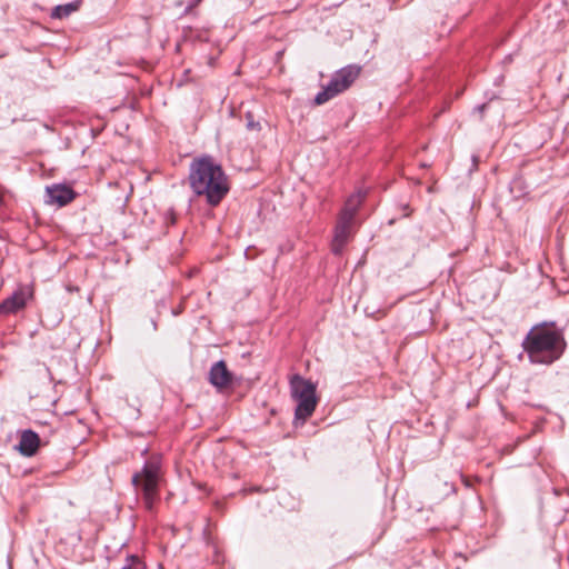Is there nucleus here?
<instances>
[{
    "instance_id": "15",
    "label": "nucleus",
    "mask_w": 569,
    "mask_h": 569,
    "mask_svg": "<svg viewBox=\"0 0 569 569\" xmlns=\"http://www.w3.org/2000/svg\"><path fill=\"white\" fill-rule=\"evenodd\" d=\"M202 0H172L176 8L181 9V16L190 13Z\"/></svg>"
},
{
    "instance_id": "1",
    "label": "nucleus",
    "mask_w": 569,
    "mask_h": 569,
    "mask_svg": "<svg viewBox=\"0 0 569 569\" xmlns=\"http://www.w3.org/2000/svg\"><path fill=\"white\" fill-rule=\"evenodd\" d=\"M189 183L197 196H203L208 204L216 207L229 191L228 178L221 166L210 156L190 163Z\"/></svg>"
},
{
    "instance_id": "20",
    "label": "nucleus",
    "mask_w": 569,
    "mask_h": 569,
    "mask_svg": "<svg viewBox=\"0 0 569 569\" xmlns=\"http://www.w3.org/2000/svg\"><path fill=\"white\" fill-rule=\"evenodd\" d=\"M3 203V199L2 197L0 196V206Z\"/></svg>"
},
{
    "instance_id": "14",
    "label": "nucleus",
    "mask_w": 569,
    "mask_h": 569,
    "mask_svg": "<svg viewBox=\"0 0 569 569\" xmlns=\"http://www.w3.org/2000/svg\"><path fill=\"white\" fill-rule=\"evenodd\" d=\"M79 9V2H69L66 4H59L53 8L51 12V18L53 19H63L69 17L72 12Z\"/></svg>"
},
{
    "instance_id": "8",
    "label": "nucleus",
    "mask_w": 569,
    "mask_h": 569,
    "mask_svg": "<svg viewBox=\"0 0 569 569\" xmlns=\"http://www.w3.org/2000/svg\"><path fill=\"white\" fill-rule=\"evenodd\" d=\"M209 382L218 389L226 388L232 382V373L223 360L216 362L210 368Z\"/></svg>"
},
{
    "instance_id": "5",
    "label": "nucleus",
    "mask_w": 569,
    "mask_h": 569,
    "mask_svg": "<svg viewBox=\"0 0 569 569\" xmlns=\"http://www.w3.org/2000/svg\"><path fill=\"white\" fill-rule=\"evenodd\" d=\"M32 297V292L28 288H19L16 290L10 297L4 299L0 303V313L1 315H11L16 313L19 310L23 309L27 305V301Z\"/></svg>"
},
{
    "instance_id": "16",
    "label": "nucleus",
    "mask_w": 569,
    "mask_h": 569,
    "mask_svg": "<svg viewBox=\"0 0 569 569\" xmlns=\"http://www.w3.org/2000/svg\"><path fill=\"white\" fill-rule=\"evenodd\" d=\"M120 569H146V567L138 556L130 555Z\"/></svg>"
},
{
    "instance_id": "13",
    "label": "nucleus",
    "mask_w": 569,
    "mask_h": 569,
    "mask_svg": "<svg viewBox=\"0 0 569 569\" xmlns=\"http://www.w3.org/2000/svg\"><path fill=\"white\" fill-rule=\"evenodd\" d=\"M343 91L345 90L341 88V86H339L337 79L332 76L328 84L325 86L322 90L316 94L315 103L317 106L323 104Z\"/></svg>"
},
{
    "instance_id": "2",
    "label": "nucleus",
    "mask_w": 569,
    "mask_h": 569,
    "mask_svg": "<svg viewBox=\"0 0 569 569\" xmlns=\"http://www.w3.org/2000/svg\"><path fill=\"white\" fill-rule=\"evenodd\" d=\"M522 347L530 362L551 365L563 355L567 343L561 332L542 326L528 332Z\"/></svg>"
},
{
    "instance_id": "3",
    "label": "nucleus",
    "mask_w": 569,
    "mask_h": 569,
    "mask_svg": "<svg viewBox=\"0 0 569 569\" xmlns=\"http://www.w3.org/2000/svg\"><path fill=\"white\" fill-rule=\"evenodd\" d=\"M160 477L161 459L160 457H151L144 462L141 471L133 473L131 479L136 490L142 495L146 509L150 512L159 498Z\"/></svg>"
},
{
    "instance_id": "18",
    "label": "nucleus",
    "mask_w": 569,
    "mask_h": 569,
    "mask_svg": "<svg viewBox=\"0 0 569 569\" xmlns=\"http://www.w3.org/2000/svg\"><path fill=\"white\" fill-rule=\"evenodd\" d=\"M487 108L486 103L478 104L475 110L479 111L481 114L483 113L485 109Z\"/></svg>"
},
{
    "instance_id": "7",
    "label": "nucleus",
    "mask_w": 569,
    "mask_h": 569,
    "mask_svg": "<svg viewBox=\"0 0 569 569\" xmlns=\"http://www.w3.org/2000/svg\"><path fill=\"white\" fill-rule=\"evenodd\" d=\"M352 223L342 220L337 221L335 228V236L331 243V251L335 254H341L345 246L348 243L351 237Z\"/></svg>"
},
{
    "instance_id": "11",
    "label": "nucleus",
    "mask_w": 569,
    "mask_h": 569,
    "mask_svg": "<svg viewBox=\"0 0 569 569\" xmlns=\"http://www.w3.org/2000/svg\"><path fill=\"white\" fill-rule=\"evenodd\" d=\"M363 198H365V193H362L361 191H358V192L351 194L347 199L345 207L342 208L338 219L352 223L353 219L356 217V213L358 211V208L361 204Z\"/></svg>"
},
{
    "instance_id": "12",
    "label": "nucleus",
    "mask_w": 569,
    "mask_h": 569,
    "mask_svg": "<svg viewBox=\"0 0 569 569\" xmlns=\"http://www.w3.org/2000/svg\"><path fill=\"white\" fill-rule=\"evenodd\" d=\"M361 68L356 64L346 66L333 73V77L339 82V86L346 91L349 89L356 79L359 77Z\"/></svg>"
},
{
    "instance_id": "10",
    "label": "nucleus",
    "mask_w": 569,
    "mask_h": 569,
    "mask_svg": "<svg viewBox=\"0 0 569 569\" xmlns=\"http://www.w3.org/2000/svg\"><path fill=\"white\" fill-rule=\"evenodd\" d=\"M363 198H365V193H362L361 191H358V192L351 194L347 199L345 207L342 208L338 219L352 223L353 219L356 217V213L358 211V208L361 204Z\"/></svg>"
},
{
    "instance_id": "9",
    "label": "nucleus",
    "mask_w": 569,
    "mask_h": 569,
    "mask_svg": "<svg viewBox=\"0 0 569 569\" xmlns=\"http://www.w3.org/2000/svg\"><path fill=\"white\" fill-rule=\"evenodd\" d=\"M40 446V438L38 433L31 429L21 431L20 441L16 446L17 450L24 457H32L36 455Z\"/></svg>"
},
{
    "instance_id": "19",
    "label": "nucleus",
    "mask_w": 569,
    "mask_h": 569,
    "mask_svg": "<svg viewBox=\"0 0 569 569\" xmlns=\"http://www.w3.org/2000/svg\"><path fill=\"white\" fill-rule=\"evenodd\" d=\"M170 216H171V223H174L176 222V218H174L173 213L171 212Z\"/></svg>"
},
{
    "instance_id": "6",
    "label": "nucleus",
    "mask_w": 569,
    "mask_h": 569,
    "mask_svg": "<svg viewBox=\"0 0 569 569\" xmlns=\"http://www.w3.org/2000/svg\"><path fill=\"white\" fill-rule=\"evenodd\" d=\"M46 194L47 203L58 204L59 207L68 204L76 197V192L73 191V189L64 184H52L50 187H47Z\"/></svg>"
},
{
    "instance_id": "4",
    "label": "nucleus",
    "mask_w": 569,
    "mask_h": 569,
    "mask_svg": "<svg viewBox=\"0 0 569 569\" xmlns=\"http://www.w3.org/2000/svg\"><path fill=\"white\" fill-rule=\"evenodd\" d=\"M317 386L312 381L295 375L290 380L291 398L297 402L295 420L306 422L312 416L318 405Z\"/></svg>"
},
{
    "instance_id": "17",
    "label": "nucleus",
    "mask_w": 569,
    "mask_h": 569,
    "mask_svg": "<svg viewBox=\"0 0 569 569\" xmlns=\"http://www.w3.org/2000/svg\"><path fill=\"white\" fill-rule=\"evenodd\" d=\"M247 127L249 129H258L259 128V123L258 122H253V121L250 120V121H248Z\"/></svg>"
}]
</instances>
